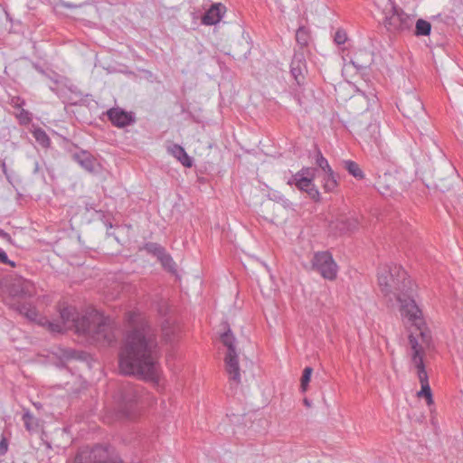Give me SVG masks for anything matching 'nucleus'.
Masks as SVG:
<instances>
[{"mask_svg":"<svg viewBox=\"0 0 463 463\" xmlns=\"http://www.w3.org/2000/svg\"><path fill=\"white\" fill-rule=\"evenodd\" d=\"M131 327L126 335L119 354V368L125 374L141 375L155 381L160 373L157 332L137 312L126 314Z\"/></svg>","mask_w":463,"mask_h":463,"instance_id":"nucleus-1","label":"nucleus"},{"mask_svg":"<svg viewBox=\"0 0 463 463\" xmlns=\"http://www.w3.org/2000/svg\"><path fill=\"white\" fill-rule=\"evenodd\" d=\"M60 317L61 323L47 321L51 331L60 333L66 327H74L79 335L103 345H111L116 341L117 337L109 319L97 312L80 315L75 308L66 307L60 310Z\"/></svg>","mask_w":463,"mask_h":463,"instance_id":"nucleus-2","label":"nucleus"},{"mask_svg":"<svg viewBox=\"0 0 463 463\" xmlns=\"http://www.w3.org/2000/svg\"><path fill=\"white\" fill-rule=\"evenodd\" d=\"M378 284L382 293L391 298L412 290V281L404 269L396 264H385L378 269Z\"/></svg>","mask_w":463,"mask_h":463,"instance_id":"nucleus-3","label":"nucleus"},{"mask_svg":"<svg viewBox=\"0 0 463 463\" xmlns=\"http://www.w3.org/2000/svg\"><path fill=\"white\" fill-rule=\"evenodd\" d=\"M143 388L130 383H120L114 392L115 410L120 418L132 419L138 411Z\"/></svg>","mask_w":463,"mask_h":463,"instance_id":"nucleus-4","label":"nucleus"},{"mask_svg":"<svg viewBox=\"0 0 463 463\" xmlns=\"http://www.w3.org/2000/svg\"><path fill=\"white\" fill-rule=\"evenodd\" d=\"M223 328L224 332L221 335V341L227 347L224 357L225 371L229 375L231 392H233L241 383L239 357L235 347V337L227 322L223 324Z\"/></svg>","mask_w":463,"mask_h":463,"instance_id":"nucleus-5","label":"nucleus"},{"mask_svg":"<svg viewBox=\"0 0 463 463\" xmlns=\"http://www.w3.org/2000/svg\"><path fill=\"white\" fill-rule=\"evenodd\" d=\"M74 463H123L120 457L109 446L97 444L92 448L78 450Z\"/></svg>","mask_w":463,"mask_h":463,"instance_id":"nucleus-6","label":"nucleus"},{"mask_svg":"<svg viewBox=\"0 0 463 463\" xmlns=\"http://www.w3.org/2000/svg\"><path fill=\"white\" fill-rule=\"evenodd\" d=\"M390 11L385 14L383 25L386 30L393 34L411 33L414 24V15L408 14L401 7L397 6L394 0H389Z\"/></svg>","mask_w":463,"mask_h":463,"instance_id":"nucleus-7","label":"nucleus"},{"mask_svg":"<svg viewBox=\"0 0 463 463\" xmlns=\"http://www.w3.org/2000/svg\"><path fill=\"white\" fill-rule=\"evenodd\" d=\"M414 285H412V288ZM413 288L406 295H399L396 299L400 303V311L402 317L406 319L411 326H414L419 330L422 338L425 337V322L422 316V311L417 305L412 297Z\"/></svg>","mask_w":463,"mask_h":463,"instance_id":"nucleus-8","label":"nucleus"},{"mask_svg":"<svg viewBox=\"0 0 463 463\" xmlns=\"http://www.w3.org/2000/svg\"><path fill=\"white\" fill-rule=\"evenodd\" d=\"M312 269L319 273L323 279L335 280L337 277L338 266L329 251H317L311 260Z\"/></svg>","mask_w":463,"mask_h":463,"instance_id":"nucleus-9","label":"nucleus"},{"mask_svg":"<svg viewBox=\"0 0 463 463\" xmlns=\"http://www.w3.org/2000/svg\"><path fill=\"white\" fill-rule=\"evenodd\" d=\"M36 295L34 284L23 277H16L9 287L10 302H21Z\"/></svg>","mask_w":463,"mask_h":463,"instance_id":"nucleus-10","label":"nucleus"},{"mask_svg":"<svg viewBox=\"0 0 463 463\" xmlns=\"http://www.w3.org/2000/svg\"><path fill=\"white\" fill-rule=\"evenodd\" d=\"M141 250H144L147 254L156 258L165 270L171 274L176 273V263L164 246L156 242H146L143 245Z\"/></svg>","mask_w":463,"mask_h":463,"instance_id":"nucleus-11","label":"nucleus"},{"mask_svg":"<svg viewBox=\"0 0 463 463\" xmlns=\"http://www.w3.org/2000/svg\"><path fill=\"white\" fill-rule=\"evenodd\" d=\"M399 110L408 118H416L424 112V106L419 97L413 92H406L397 103Z\"/></svg>","mask_w":463,"mask_h":463,"instance_id":"nucleus-12","label":"nucleus"},{"mask_svg":"<svg viewBox=\"0 0 463 463\" xmlns=\"http://www.w3.org/2000/svg\"><path fill=\"white\" fill-rule=\"evenodd\" d=\"M106 115L111 124L118 128H124L136 122V116L134 112L126 111L119 107H114L108 109Z\"/></svg>","mask_w":463,"mask_h":463,"instance_id":"nucleus-13","label":"nucleus"},{"mask_svg":"<svg viewBox=\"0 0 463 463\" xmlns=\"http://www.w3.org/2000/svg\"><path fill=\"white\" fill-rule=\"evenodd\" d=\"M358 224V220L354 216L343 214L330 222V229L339 234H345L355 231Z\"/></svg>","mask_w":463,"mask_h":463,"instance_id":"nucleus-14","label":"nucleus"},{"mask_svg":"<svg viewBox=\"0 0 463 463\" xmlns=\"http://www.w3.org/2000/svg\"><path fill=\"white\" fill-rule=\"evenodd\" d=\"M307 72V62L304 53L295 52L290 63V73L297 81L298 85H302L305 81V73Z\"/></svg>","mask_w":463,"mask_h":463,"instance_id":"nucleus-15","label":"nucleus"},{"mask_svg":"<svg viewBox=\"0 0 463 463\" xmlns=\"http://www.w3.org/2000/svg\"><path fill=\"white\" fill-rule=\"evenodd\" d=\"M350 62L357 71H364L373 64V53L367 49H359L351 57Z\"/></svg>","mask_w":463,"mask_h":463,"instance_id":"nucleus-16","label":"nucleus"},{"mask_svg":"<svg viewBox=\"0 0 463 463\" xmlns=\"http://www.w3.org/2000/svg\"><path fill=\"white\" fill-rule=\"evenodd\" d=\"M226 12V7L221 4H213L202 17V23L205 25H214L220 22Z\"/></svg>","mask_w":463,"mask_h":463,"instance_id":"nucleus-17","label":"nucleus"},{"mask_svg":"<svg viewBox=\"0 0 463 463\" xmlns=\"http://www.w3.org/2000/svg\"><path fill=\"white\" fill-rule=\"evenodd\" d=\"M10 307L24 316L30 321H37L38 311L34 306L29 302H13L8 303Z\"/></svg>","mask_w":463,"mask_h":463,"instance_id":"nucleus-18","label":"nucleus"},{"mask_svg":"<svg viewBox=\"0 0 463 463\" xmlns=\"http://www.w3.org/2000/svg\"><path fill=\"white\" fill-rule=\"evenodd\" d=\"M72 159L77 162L83 169L92 173L95 170V158L93 156L86 151L80 150L72 154Z\"/></svg>","mask_w":463,"mask_h":463,"instance_id":"nucleus-19","label":"nucleus"},{"mask_svg":"<svg viewBox=\"0 0 463 463\" xmlns=\"http://www.w3.org/2000/svg\"><path fill=\"white\" fill-rule=\"evenodd\" d=\"M360 138L365 143L378 145L380 137V127L377 123H369L364 130L359 133Z\"/></svg>","mask_w":463,"mask_h":463,"instance_id":"nucleus-20","label":"nucleus"},{"mask_svg":"<svg viewBox=\"0 0 463 463\" xmlns=\"http://www.w3.org/2000/svg\"><path fill=\"white\" fill-rule=\"evenodd\" d=\"M168 152L175 156L184 166L191 167L193 165L192 158L188 156L183 146L178 144H173L167 148Z\"/></svg>","mask_w":463,"mask_h":463,"instance_id":"nucleus-21","label":"nucleus"},{"mask_svg":"<svg viewBox=\"0 0 463 463\" xmlns=\"http://www.w3.org/2000/svg\"><path fill=\"white\" fill-rule=\"evenodd\" d=\"M162 337L165 344H174L178 337L177 328L165 321L162 326Z\"/></svg>","mask_w":463,"mask_h":463,"instance_id":"nucleus-22","label":"nucleus"},{"mask_svg":"<svg viewBox=\"0 0 463 463\" xmlns=\"http://www.w3.org/2000/svg\"><path fill=\"white\" fill-rule=\"evenodd\" d=\"M343 166L348 174L355 179L363 180L364 178V173L356 162L353 160H344Z\"/></svg>","mask_w":463,"mask_h":463,"instance_id":"nucleus-23","label":"nucleus"},{"mask_svg":"<svg viewBox=\"0 0 463 463\" xmlns=\"http://www.w3.org/2000/svg\"><path fill=\"white\" fill-rule=\"evenodd\" d=\"M411 365L417 370V376L420 381V385L425 384V383H429L428 373L425 369V364L423 362V358H414V361H411Z\"/></svg>","mask_w":463,"mask_h":463,"instance_id":"nucleus-24","label":"nucleus"},{"mask_svg":"<svg viewBox=\"0 0 463 463\" xmlns=\"http://www.w3.org/2000/svg\"><path fill=\"white\" fill-rule=\"evenodd\" d=\"M310 30L306 26H299L296 31V42L300 48L307 47L310 42Z\"/></svg>","mask_w":463,"mask_h":463,"instance_id":"nucleus-25","label":"nucleus"},{"mask_svg":"<svg viewBox=\"0 0 463 463\" xmlns=\"http://www.w3.org/2000/svg\"><path fill=\"white\" fill-rule=\"evenodd\" d=\"M338 183L336 179V175L332 170L331 172H327L324 174L323 176V188L326 193H332L337 187Z\"/></svg>","mask_w":463,"mask_h":463,"instance_id":"nucleus-26","label":"nucleus"},{"mask_svg":"<svg viewBox=\"0 0 463 463\" xmlns=\"http://www.w3.org/2000/svg\"><path fill=\"white\" fill-rule=\"evenodd\" d=\"M415 23V28L413 30V34L417 37L420 36H428L431 32V24L430 22L424 19H418Z\"/></svg>","mask_w":463,"mask_h":463,"instance_id":"nucleus-27","label":"nucleus"},{"mask_svg":"<svg viewBox=\"0 0 463 463\" xmlns=\"http://www.w3.org/2000/svg\"><path fill=\"white\" fill-rule=\"evenodd\" d=\"M409 344L411 349V361H414L415 357L422 359L424 355V350L422 346L419 344L416 336H414L413 334H411L409 335Z\"/></svg>","mask_w":463,"mask_h":463,"instance_id":"nucleus-28","label":"nucleus"},{"mask_svg":"<svg viewBox=\"0 0 463 463\" xmlns=\"http://www.w3.org/2000/svg\"><path fill=\"white\" fill-rule=\"evenodd\" d=\"M33 137L36 142L43 148H48L51 146V139L45 130L42 128H37L33 131Z\"/></svg>","mask_w":463,"mask_h":463,"instance_id":"nucleus-29","label":"nucleus"},{"mask_svg":"<svg viewBox=\"0 0 463 463\" xmlns=\"http://www.w3.org/2000/svg\"><path fill=\"white\" fill-rule=\"evenodd\" d=\"M23 421L25 429L29 432H36L38 430V420L29 411H26L23 415Z\"/></svg>","mask_w":463,"mask_h":463,"instance_id":"nucleus-30","label":"nucleus"},{"mask_svg":"<svg viewBox=\"0 0 463 463\" xmlns=\"http://www.w3.org/2000/svg\"><path fill=\"white\" fill-rule=\"evenodd\" d=\"M391 178L392 175L387 173H384L383 175H378L375 185L382 194H385L391 189L392 184L388 183V180Z\"/></svg>","mask_w":463,"mask_h":463,"instance_id":"nucleus-31","label":"nucleus"},{"mask_svg":"<svg viewBox=\"0 0 463 463\" xmlns=\"http://www.w3.org/2000/svg\"><path fill=\"white\" fill-rule=\"evenodd\" d=\"M316 165L324 172V174L333 170L327 159L322 155L318 148L316 153Z\"/></svg>","mask_w":463,"mask_h":463,"instance_id":"nucleus-32","label":"nucleus"},{"mask_svg":"<svg viewBox=\"0 0 463 463\" xmlns=\"http://www.w3.org/2000/svg\"><path fill=\"white\" fill-rule=\"evenodd\" d=\"M314 175L311 176H300L297 182L296 187L303 192L307 191V189L313 184Z\"/></svg>","mask_w":463,"mask_h":463,"instance_id":"nucleus-33","label":"nucleus"},{"mask_svg":"<svg viewBox=\"0 0 463 463\" xmlns=\"http://www.w3.org/2000/svg\"><path fill=\"white\" fill-rule=\"evenodd\" d=\"M419 397H424L426 399L427 404L430 405L433 403L432 392L429 383H425V384H421V389L418 392Z\"/></svg>","mask_w":463,"mask_h":463,"instance_id":"nucleus-34","label":"nucleus"},{"mask_svg":"<svg viewBox=\"0 0 463 463\" xmlns=\"http://www.w3.org/2000/svg\"><path fill=\"white\" fill-rule=\"evenodd\" d=\"M313 369L311 367H306L301 376L300 389L303 392L307 390L308 383L312 375Z\"/></svg>","mask_w":463,"mask_h":463,"instance_id":"nucleus-35","label":"nucleus"},{"mask_svg":"<svg viewBox=\"0 0 463 463\" xmlns=\"http://www.w3.org/2000/svg\"><path fill=\"white\" fill-rule=\"evenodd\" d=\"M63 355L67 359L85 360L87 357V353L74 349H66L63 353Z\"/></svg>","mask_w":463,"mask_h":463,"instance_id":"nucleus-36","label":"nucleus"},{"mask_svg":"<svg viewBox=\"0 0 463 463\" xmlns=\"http://www.w3.org/2000/svg\"><path fill=\"white\" fill-rule=\"evenodd\" d=\"M20 125H28L32 121V113L24 109H20V111L15 114Z\"/></svg>","mask_w":463,"mask_h":463,"instance_id":"nucleus-37","label":"nucleus"},{"mask_svg":"<svg viewBox=\"0 0 463 463\" xmlns=\"http://www.w3.org/2000/svg\"><path fill=\"white\" fill-rule=\"evenodd\" d=\"M273 196V200L281 204L284 208L289 209L292 207V203L279 192H274Z\"/></svg>","mask_w":463,"mask_h":463,"instance_id":"nucleus-38","label":"nucleus"},{"mask_svg":"<svg viewBox=\"0 0 463 463\" xmlns=\"http://www.w3.org/2000/svg\"><path fill=\"white\" fill-rule=\"evenodd\" d=\"M306 193L307 194V195L309 196V198L311 200H313L314 202H319L321 197H320V193L318 191V189L317 188V186L315 185V184L313 183V184L307 189V191H306Z\"/></svg>","mask_w":463,"mask_h":463,"instance_id":"nucleus-39","label":"nucleus"},{"mask_svg":"<svg viewBox=\"0 0 463 463\" xmlns=\"http://www.w3.org/2000/svg\"><path fill=\"white\" fill-rule=\"evenodd\" d=\"M347 40L346 33L344 30H337L334 36V41L337 45L344 44Z\"/></svg>","mask_w":463,"mask_h":463,"instance_id":"nucleus-40","label":"nucleus"},{"mask_svg":"<svg viewBox=\"0 0 463 463\" xmlns=\"http://www.w3.org/2000/svg\"><path fill=\"white\" fill-rule=\"evenodd\" d=\"M7 450H8V439L5 436H2V438L0 439V456L5 455Z\"/></svg>","mask_w":463,"mask_h":463,"instance_id":"nucleus-41","label":"nucleus"},{"mask_svg":"<svg viewBox=\"0 0 463 463\" xmlns=\"http://www.w3.org/2000/svg\"><path fill=\"white\" fill-rule=\"evenodd\" d=\"M0 262L10 265L11 267L15 266V263L8 259L7 254L2 249H0Z\"/></svg>","mask_w":463,"mask_h":463,"instance_id":"nucleus-42","label":"nucleus"},{"mask_svg":"<svg viewBox=\"0 0 463 463\" xmlns=\"http://www.w3.org/2000/svg\"><path fill=\"white\" fill-rule=\"evenodd\" d=\"M24 104V99H21L20 97H13L11 99V105L14 108L22 109Z\"/></svg>","mask_w":463,"mask_h":463,"instance_id":"nucleus-43","label":"nucleus"},{"mask_svg":"<svg viewBox=\"0 0 463 463\" xmlns=\"http://www.w3.org/2000/svg\"><path fill=\"white\" fill-rule=\"evenodd\" d=\"M301 175H302V174H297V173H296L295 175H293L288 179V181L287 182V184H288V185H290V186H292V185H295V186H296V185H297V182H298V178L301 176Z\"/></svg>","mask_w":463,"mask_h":463,"instance_id":"nucleus-44","label":"nucleus"},{"mask_svg":"<svg viewBox=\"0 0 463 463\" xmlns=\"http://www.w3.org/2000/svg\"><path fill=\"white\" fill-rule=\"evenodd\" d=\"M0 238L5 240L6 241L12 243V238L9 233L5 232L4 230L0 229Z\"/></svg>","mask_w":463,"mask_h":463,"instance_id":"nucleus-45","label":"nucleus"},{"mask_svg":"<svg viewBox=\"0 0 463 463\" xmlns=\"http://www.w3.org/2000/svg\"><path fill=\"white\" fill-rule=\"evenodd\" d=\"M310 168L308 167H303L301 168L297 174H302L301 175L302 176H311L313 175L312 174H310Z\"/></svg>","mask_w":463,"mask_h":463,"instance_id":"nucleus-46","label":"nucleus"},{"mask_svg":"<svg viewBox=\"0 0 463 463\" xmlns=\"http://www.w3.org/2000/svg\"><path fill=\"white\" fill-rule=\"evenodd\" d=\"M444 164H445V166L449 169V171L450 173H453V172L455 171V168H454V167H452V165H451L449 163H448V162H444Z\"/></svg>","mask_w":463,"mask_h":463,"instance_id":"nucleus-47","label":"nucleus"},{"mask_svg":"<svg viewBox=\"0 0 463 463\" xmlns=\"http://www.w3.org/2000/svg\"><path fill=\"white\" fill-rule=\"evenodd\" d=\"M304 404L307 406V407H310L311 406V402L307 399V398H305L304 401H303Z\"/></svg>","mask_w":463,"mask_h":463,"instance_id":"nucleus-48","label":"nucleus"},{"mask_svg":"<svg viewBox=\"0 0 463 463\" xmlns=\"http://www.w3.org/2000/svg\"><path fill=\"white\" fill-rule=\"evenodd\" d=\"M1 166H2V169H3L4 174H5V175H6V165H5V162H3V163H2V165H1Z\"/></svg>","mask_w":463,"mask_h":463,"instance_id":"nucleus-49","label":"nucleus"},{"mask_svg":"<svg viewBox=\"0 0 463 463\" xmlns=\"http://www.w3.org/2000/svg\"><path fill=\"white\" fill-rule=\"evenodd\" d=\"M39 169V164L36 162L35 163V167H34V172H37Z\"/></svg>","mask_w":463,"mask_h":463,"instance_id":"nucleus-50","label":"nucleus"},{"mask_svg":"<svg viewBox=\"0 0 463 463\" xmlns=\"http://www.w3.org/2000/svg\"><path fill=\"white\" fill-rule=\"evenodd\" d=\"M436 178H437L438 180H439V181H442V180H443V178H442L441 176H439V175H436Z\"/></svg>","mask_w":463,"mask_h":463,"instance_id":"nucleus-51","label":"nucleus"}]
</instances>
